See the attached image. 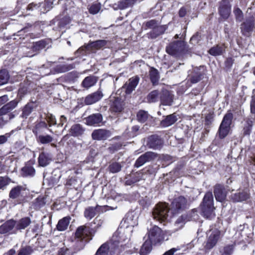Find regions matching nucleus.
I'll use <instances>...</instances> for the list:
<instances>
[{
	"instance_id": "obj_60",
	"label": "nucleus",
	"mask_w": 255,
	"mask_h": 255,
	"mask_svg": "<svg viewBox=\"0 0 255 255\" xmlns=\"http://www.w3.org/2000/svg\"><path fill=\"white\" fill-rule=\"evenodd\" d=\"M10 136V133H6L4 135H0V144L5 143Z\"/></svg>"
},
{
	"instance_id": "obj_33",
	"label": "nucleus",
	"mask_w": 255,
	"mask_h": 255,
	"mask_svg": "<svg viewBox=\"0 0 255 255\" xmlns=\"http://www.w3.org/2000/svg\"><path fill=\"white\" fill-rule=\"evenodd\" d=\"M151 244H153L150 241H145L141 248L140 254L141 255H147L149 254L151 250Z\"/></svg>"
},
{
	"instance_id": "obj_15",
	"label": "nucleus",
	"mask_w": 255,
	"mask_h": 255,
	"mask_svg": "<svg viewBox=\"0 0 255 255\" xmlns=\"http://www.w3.org/2000/svg\"><path fill=\"white\" fill-rule=\"evenodd\" d=\"M155 154L152 152H147L139 156L136 160L134 166L138 168L146 162L150 161L155 157Z\"/></svg>"
},
{
	"instance_id": "obj_53",
	"label": "nucleus",
	"mask_w": 255,
	"mask_h": 255,
	"mask_svg": "<svg viewBox=\"0 0 255 255\" xmlns=\"http://www.w3.org/2000/svg\"><path fill=\"white\" fill-rule=\"evenodd\" d=\"M54 0H45L44 4V10L42 11L43 13L49 11L52 7Z\"/></svg>"
},
{
	"instance_id": "obj_23",
	"label": "nucleus",
	"mask_w": 255,
	"mask_h": 255,
	"mask_svg": "<svg viewBox=\"0 0 255 255\" xmlns=\"http://www.w3.org/2000/svg\"><path fill=\"white\" fill-rule=\"evenodd\" d=\"M214 193L215 198L218 201L222 202L226 197V193L224 191L223 187L221 185L215 186Z\"/></svg>"
},
{
	"instance_id": "obj_57",
	"label": "nucleus",
	"mask_w": 255,
	"mask_h": 255,
	"mask_svg": "<svg viewBox=\"0 0 255 255\" xmlns=\"http://www.w3.org/2000/svg\"><path fill=\"white\" fill-rule=\"evenodd\" d=\"M18 102L16 100H12L7 104H5L7 108L11 111L14 109L17 105Z\"/></svg>"
},
{
	"instance_id": "obj_20",
	"label": "nucleus",
	"mask_w": 255,
	"mask_h": 255,
	"mask_svg": "<svg viewBox=\"0 0 255 255\" xmlns=\"http://www.w3.org/2000/svg\"><path fill=\"white\" fill-rule=\"evenodd\" d=\"M103 117L100 113L92 114L86 119V122L88 125L95 126L101 123Z\"/></svg>"
},
{
	"instance_id": "obj_63",
	"label": "nucleus",
	"mask_w": 255,
	"mask_h": 255,
	"mask_svg": "<svg viewBox=\"0 0 255 255\" xmlns=\"http://www.w3.org/2000/svg\"><path fill=\"white\" fill-rule=\"evenodd\" d=\"M179 248H172L166 251L163 255H173L175 252L179 251Z\"/></svg>"
},
{
	"instance_id": "obj_21",
	"label": "nucleus",
	"mask_w": 255,
	"mask_h": 255,
	"mask_svg": "<svg viewBox=\"0 0 255 255\" xmlns=\"http://www.w3.org/2000/svg\"><path fill=\"white\" fill-rule=\"evenodd\" d=\"M10 112L9 109L7 108L5 105L0 109V116H3L0 119L2 121V122L0 123V124H5L9 120L13 118V115L11 114H7Z\"/></svg>"
},
{
	"instance_id": "obj_22",
	"label": "nucleus",
	"mask_w": 255,
	"mask_h": 255,
	"mask_svg": "<svg viewBox=\"0 0 255 255\" xmlns=\"http://www.w3.org/2000/svg\"><path fill=\"white\" fill-rule=\"evenodd\" d=\"M92 136L95 140L105 139L109 136V132L103 129L95 130L92 132Z\"/></svg>"
},
{
	"instance_id": "obj_41",
	"label": "nucleus",
	"mask_w": 255,
	"mask_h": 255,
	"mask_svg": "<svg viewBox=\"0 0 255 255\" xmlns=\"http://www.w3.org/2000/svg\"><path fill=\"white\" fill-rule=\"evenodd\" d=\"M122 167V166L120 163L115 162L109 165L108 170L111 173H116L120 172L121 170Z\"/></svg>"
},
{
	"instance_id": "obj_61",
	"label": "nucleus",
	"mask_w": 255,
	"mask_h": 255,
	"mask_svg": "<svg viewBox=\"0 0 255 255\" xmlns=\"http://www.w3.org/2000/svg\"><path fill=\"white\" fill-rule=\"evenodd\" d=\"M248 25L247 23H244L242 25L241 29L243 32H249L252 30V27L250 25L249 26Z\"/></svg>"
},
{
	"instance_id": "obj_26",
	"label": "nucleus",
	"mask_w": 255,
	"mask_h": 255,
	"mask_svg": "<svg viewBox=\"0 0 255 255\" xmlns=\"http://www.w3.org/2000/svg\"><path fill=\"white\" fill-rule=\"evenodd\" d=\"M189 220V219H187V216L186 215H182L179 217L174 223L173 232H176L182 229L185 223Z\"/></svg>"
},
{
	"instance_id": "obj_55",
	"label": "nucleus",
	"mask_w": 255,
	"mask_h": 255,
	"mask_svg": "<svg viewBox=\"0 0 255 255\" xmlns=\"http://www.w3.org/2000/svg\"><path fill=\"white\" fill-rule=\"evenodd\" d=\"M203 77V74L202 73H197L195 75L192 76L191 77L190 80L191 83H196L199 82Z\"/></svg>"
},
{
	"instance_id": "obj_16",
	"label": "nucleus",
	"mask_w": 255,
	"mask_h": 255,
	"mask_svg": "<svg viewBox=\"0 0 255 255\" xmlns=\"http://www.w3.org/2000/svg\"><path fill=\"white\" fill-rule=\"evenodd\" d=\"M160 102L164 106H171L173 101V95L168 90H163L160 95Z\"/></svg>"
},
{
	"instance_id": "obj_32",
	"label": "nucleus",
	"mask_w": 255,
	"mask_h": 255,
	"mask_svg": "<svg viewBox=\"0 0 255 255\" xmlns=\"http://www.w3.org/2000/svg\"><path fill=\"white\" fill-rule=\"evenodd\" d=\"M107 41L105 40H99L90 42L88 45V48L94 50H98L106 45Z\"/></svg>"
},
{
	"instance_id": "obj_47",
	"label": "nucleus",
	"mask_w": 255,
	"mask_h": 255,
	"mask_svg": "<svg viewBox=\"0 0 255 255\" xmlns=\"http://www.w3.org/2000/svg\"><path fill=\"white\" fill-rule=\"evenodd\" d=\"M143 174L141 172H136L133 175L131 181L127 180L126 181L127 184L128 185H131L132 183H136L142 178Z\"/></svg>"
},
{
	"instance_id": "obj_6",
	"label": "nucleus",
	"mask_w": 255,
	"mask_h": 255,
	"mask_svg": "<svg viewBox=\"0 0 255 255\" xmlns=\"http://www.w3.org/2000/svg\"><path fill=\"white\" fill-rule=\"evenodd\" d=\"M251 115L246 121L243 129L244 133L249 135L251 132L254 121H255V90L253 91L250 103Z\"/></svg>"
},
{
	"instance_id": "obj_3",
	"label": "nucleus",
	"mask_w": 255,
	"mask_h": 255,
	"mask_svg": "<svg viewBox=\"0 0 255 255\" xmlns=\"http://www.w3.org/2000/svg\"><path fill=\"white\" fill-rule=\"evenodd\" d=\"M221 239V232L217 229H212L207 233V241L204 246L206 251H209L216 246Z\"/></svg>"
},
{
	"instance_id": "obj_8",
	"label": "nucleus",
	"mask_w": 255,
	"mask_h": 255,
	"mask_svg": "<svg viewBox=\"0 0 255 255\" xmlns=\"http://www.w3.org/2000/svg\"><path fill=\"white\" fill-rule=\"evenodd\" d=\"M75 236L77 238V242L80 241L81 249L83 248L86 243L92 239L89 228L84 226H80L77 229Z\"/></svg>"
},
{
	"instance_id": "obj_29",
	"label": "nucleus",
	"mask_w": 255,
	"mask_h": 255,
	"mask_svg": "<svg viewBox=\"0 0 255 255\" xmlns=\"http://www.w3.org/2000/svg\"><path fill=\"white\" fill-rule=\"evenodd\" d=\"M123 109V102L121 99L116 98L111 106V109L114 112H121Z\"/></svg>"
},
{
	"instance_id": "obj_14",
	"label": "nucleus",
	"mask_w": 255,
	"mask_h": 255,
	"mask_svg": "<svg viewBox=\"0 0 255 255\" xmlns=\"http://www.w3.org/2000/svg\"><path fill=\"white\" fill-rule=\"evenodd\" d=\"M103 97V94L102 91L99 89L97 91L87 96L84 103L87 105H92L100 101Z\"/></svg>"
},
{
	"instance_id": "obj_1",
	"label": "nucleus",
	"mask_w": 255,
	"mask_h": 255,
	"mask_svg": "<svg viewBox=\"0 0 255 255\" xmlns=\"http://www.w3.org/2000/svg\"><path fill=\"white\" fill-rule=\"evenodd\" d=\"M121 242L118 238V233H115L109 242L103 244L99 248L96 255H113V254L119 253L122 246L119 245Z\"/></svg>"
},
{
	"instance_id": "obj_43",
	"label": "nucleus",
	"mask_w": 255,
	"mask_h": 255,
	"mask_svg": "<svg viewBox=\"0 0 255 255\" xmlns=\"http://www.w3.org/2000/svg\"><path fill=\"white\" fill-rule=\"evenodd\" d=\"M33 109V104L28 103L22 110V117L27 118V117L31 113Z\"/></svg>"
},
{
	"instance_id": "obj_50",
	"label": "nucleus",
	"mask_w": 255,
	"mask_h": 255,
	"mask_svg": "<svg viewBox=\"0 0 255 255\" xmlns=\"http://www.w3.org/2000/svg\"><path fill=\"white\" fill-rule=\"evenodd\" d=\"M33 252L31 247L27 246L21 248L18 252V255H30Z\"/></svg>"
},
{
	"instance_id": "obj_34",
	"label": "nucleus",
	"mask_w": 255,
	"mask_h": 255,
	"mask_svg": "<svg viewBox=\"0 0 255 255\" xmlns=\"http://www.w3.org/2000/svg\"><path fill=\"white\" fill-rule=\"evenodd\" d=\"M35 172V170L32 166H25L21 169V175L23 177L33 176Z\"/></svg>"
},
{
	"instance_id": "obj_56",
	"label": "nucleus",
	"mask_w": 255,
	"mask_h": 255,
	"mask_svg": "<svg viewBox=\"0 0 255 255\" xmlns=\"http://www.w3.org/2000/svg\"><path fill=\"white\" fill-rule=\"evenodd\" d=\"M58 255H69L70 250L66 247H63L59 249L58 252Z\"/></svg>"
},
{
	"instance_id": "obj_37",
	"label": "nucleus",
	"mask_w": 255,
	"mask_h": 255,
	"mask_svg": "<svg viewBox=\"0 0 255 255\" xmlns=\"http://www.w3.org/2000/svg\"><path fill=\"white\" fill-rule=\"evenodd\" d=\"M47 128V124L45 122H40L36 124L32 131L34 134L37 136L39 133L42 131V129L46 128Z\"/></svg>"
},
{
	"instance_id": "obj_45",
	"label": "nucleus",
	"mask_w": 255,
	"mask_h": 255,
	"mask_svg": "<svg viewBox=\"0 0 255 255\" xmlns=\"http://www.w3.org/2000/svg\"><path fill=\"white\" fill-rule=\"evenodd\" d=\"M136 117L138 122L144 123L148 119V114L147 112L140 110L137 113Z\"/></svg>"
},
{
	"instance_id": "obj_46",
	"label": "nucleus",
	"mask_w": 255,
	"mask_h": 255,
	"mask_svg": "<svg viewBox=\"0 0 255 255\" xmlns=\"http://www.w3.org/2000/svg\"><path fill=\"white\" fill-rule=\"evenodd\" d=\"M135 0H122L119 3V7L120 9H125L132 5Z\"/></svg>"
},
{
	"instance_id": "obj_10",
	"label": "nucleus",
	"mask_w": 255,
	"mask_h": 255,
	"mask_svg": "<svg viewBox=\"0 0 255 255\" xmlns=\"http://www.w3.org/2000/svg\"><path fill=\"white\" fill-rule=\"evenodd\" d=\"M185 44L183 41L178 40L170 43L166 47L167 52L170 54L175 55L182 51L185 48Z\"/></svg>"
},
{
	"instance_id": "obj_12",
	"label": "nucleus",
	"mask_w": 255,
	"mask_h": 255,
	"mask_svg": "<svg viewBox=\"0 0 255 255\" xmlns=\"http://www.w3.org/2000/svg\"><path fill=\"white\" fill-rule=\"evenodd\" d=\"M15 220H9L0 226V234H14L17 233Z\"/></svg>"
},
{
	"instance_id": "obj_36",
	"label": "nucleus",
	"mask_w": 255,
	"mask_h": 255,
	"mask_svg": "<svg viewBox=\"0 0 255 255\" xmlns=\"http://www.w3.org/2000/svg\"><path fill=\"white\" fill-rule=\"evenodd\" d=\"M36 138L38 142L43 144L49 143L53 140V137L48 134H40L36 136Z\"/></svg>"
},
{
	"instance_id": "obj_52",
	"label": "nucleus",
	"mask_w": 255,
	"mask_h": 255,
	"mask_svg": "<svg viewBox=\"0 0 255 255\" xmlns=\"http://www.w3.org/2000/svg\"><path fill=\"white\" fill-rule=\"evenodd\" d=\"M45 204V199L43 197H42L37 198L34 201L35 207L36 209L41 208L44 206Z\"/></svg>"
},
{
	"instance_id": "obj_19",
	"label": "nucleus",
	"mask_w": 255,
	"mask_h": 255,
	"mask_svg": "<svg viewBox=\"0 0 255 255\" xmlns=\"http://www.w3.org/2000/svg\"><path fill=\"white\" fill-rule=\"evenodd\" d=\"M69 134L74 137H79L82 135L85 132V128L79 124L73 125L69 130Z\"/></svg>"
},
{
	"instance_id": "obj_24",
	"label": "nucleus",
	"mask_w": 255,
	"mask_h": 255,
	"mask_svg": "<svg viewBox=\"0 0 255 255\" xmlns=\"http://www.w3.org/2000/svg\"><path fill=\"white\" fill-rule=\"evenodd\" d=\"M52 160V156L49 153L41 152L38 157V163L40 166L45 167Z\"/></svg>"
},
{
	"instance_id": "obj_44",
	"label": "nucleus",
	"mask_w": 255,
	"mask_h": 255,
	"mask_svg": "<svg viewBox=\"0 0 255 255\" xmlns=\"http://www.w3.org/2000/svg\"><path fill=\"white\" fill-rule=\"evenodd\" d=\"M46 43L44 40H40L33 44L32 47L33 51L37 52L45 48Z\"/></svg>"
},
{
	"instance_id": "obj_59",
	"label": "nucleus",
	"mask_w": 255,
	"mask_h": 255,
	"mask_svg": "<svg viewBox=\"0 0 255 255\" xmlns=\"http://www.w3.org/2000/svg\"><path fill=\"white\" fill-rule=\"evenodd\" d=\"M234 12L236 16L237 19L239 21H241L243 19V12L242 10L240 8H237L235 9Z\"/></svg>"
},
{
	"instance_id": "obj_28",
	"label": "nucleus",
	"mask_w": 255,
	"mask_h": 255,
	"mask_svg": "<svg viewBox=\"0 0 255 255\" xmlns=\"http://www.w3.org/2000/svg\"><path fill=\"white\" fill-rule=\"evenodd\" d=\"M97 82L96 77L90 76L86 77L82 83V86L86 89H88L93 86Z\"/></svg>"
},
{
	"instance_id": "obj_25",
	"label": "nucleus",
	"mask_w": 255,
	"mask_h": 255,
	"mask_svg": "<svg viewBox=\"0 0 255 255\" xmlns=\"http://www.w3.org/2000/svg\"><path fill=\"white\" fill-rule=\"evenodd\" d=\"M31 219L29 217H24L17 221H15L17 231L25 229L31 224Z\"/></svg>"
},
{
	"instance_id": "obj_4",
	"label": "nucleus",
	"mask_w": 255,
	"mask_h": 255,
	"mask_svg": "<svg viewBox=\"0 0 255 255\" xmlns=\"http://www.w3.org/2000/svg\"><path fill=\"white\" fill-rule=\"evenodd\" d=\"M169 208L166 203H159L156 205L152 212V216L154 220L160 222L167 220Z\"/></svg>"
},
{
	"instance_id": "obj_42",
	"label": "nucleus",
	"mask_w": 255,
	"mask_h": 255,
	"mask_svg": "<svg viewBox=\"0 0 255 255\" xmlns=\"http://www.w3.org/2000/svg\"><path fill=\"white\" fill-rule=\"evenodd\" d=\"M96 214V208L89 207L85 209L84 212V216L86 218L91 220Z\"/></svg>"
},
{
	"instance_id": "obj_58",
	"label": "nucleus",
	"mask_w": 255,
	"mask_h": 255,
	"mask_svg": "<svg viewBox=\"0 0 255 255\" xmlns=\"http://www.w3.org/2000/svg\"><path fill=\"white\" fill-rule=\"evenodd\" d=\"M8 183V181L6 178L0 177V190H4Z\"/></svg>"
},
{
	"instance_id": "obj_5",
	"label": "nucleus",
	"mask_w": 255,
	"mask_h": 255,
	"mask_svg": "<svg viewBox=\"0 0 255 255\" xmlns=\"http://www.w3.org/2000/svg\"><path fill=\"white\" fill-rule=\"evenodd\" d=\"M27 194V189L25 185H17L11 189L9 197L15 199L16 204H21L25 201Z\"/></svg>"
},
{
	"instance_id": "obj_48",
	"label": "nucleus",
	"mask_w": 255,
	"mask_h": 255,
	"mask_svg": "<svg viewBox=\"0 0 255 255\" xmlns=\"http://www.w3.org/2000/svg\"><path fill=\"white\" fill-rule=\"evenodd\" d=\"M101 8L100 3L93 4L89 8V11L91 14H96L98 13Z\"/></svg>"
},
{
	"instance_id": "obj_35",
	"label": "nucleus",
	"mask_w": 255,
	"mask_h": 255,
	"mask_svg": "<svg viewBox=\"0 0 255 255\" xmlns=\"http://www.w3.org/2000/svg\"><path fill=\"white\" fill-rule=\"evenodd\" d=\"M225 50V47L223 45H217L212 47L209 50V53L213 56H218L222 54Z\"/></svg>"
},
{
	"instance_id": "obj_51",
	"label": "nucleus",
	"mask_w": 255,
	"mask_h": 255,
	"mask_svg": "<svg viewBox=\"0 0 255 255\" xmlns=\"http://www.w3.org/2000/svg\"><path fill=\"white\" fill-rule=\"evenodd\" d=\"M45 119L48 123L49 127H51L56 124V119L52 115L50 114H47Z\"/></svg>"
},
{
	"instance_id": "obj_38",
	"label": "nucleus",
	"mask_w": 255,
	"mask_h": 255,
	"mask_svg": "<svg viewBox=\"0 0 255 255\" xmlns=\"http://www.w3.org/2000/svg\"><path fill=\"white\" fill-rule=\"evenodd\" d=\"M159 99V93L157 90L151 91L147 96L146 100L148 103H154Z\"/></svg>"
},
{
	"instance_id": "obj_40",
	"label": "nucleus",
	"mask_w": 255,
	"mask_h": 255,
	"mask_svg": "<svg viewBox=\"0 0 255 255\" xmlns=\"http://www.w3.org/2000/svg\"><path fill=\"white\" fill-rule=\"evenodd\" d=\"M149 76L151 82L153 84H155L158 81L159 76L158 72L156 69L151 68L149 71Z\"/></svg>"
},
{
	"instance_id": "obj_18",
	"label": "nucleus",
	"mask_w": 255,
	"mask_h": 255,
	"mask_svg": "<svg viewBox=\"0 0 255 255\" xmlns=\"http://www.w3.org/2000/svg\"><path fill=\"white\" fill-rule=\"evenodd\" d=\"M139 79L137 77L130 78L125 84L124 88L126 89V93L127 94H130L135 88L138 84Z\"/></svg>"
},
{
	"instance_id": "obj_11",
	"label": "nucleus",
	"mask_w": 255,
	"mask_h": 255,
	"mask_svg": "<svg viewBox=\"0 0 255 255\" xmlns=\"http://www.w3.org/2000/svg\"><path fill=\"white\" fill-rule=\"evenodd\" d=\"M186 199L183 196H179L174 199L171 205V211L176 214L183 210L186 205Z\"/></svg>"
},
{
	"instance_id": "obj_27",
	"label": "nucleus",
	"mask_w": 255,
	"mask_h": 255,
	"mask_svg": "<svg viewBox=\"0 0 255 255\" xmlns=\"http://www.w3.org/2000/svg\"><path fill=\"white\" fill-rule=\"evenodd\" d=\"M177 120V118L175 114H171L166 117L164 119L162 120L161 121L160 124L161 126L163 127H167L174 124Z\"/></svg>"
},
{
	"instance_id": "obj_30",
	"label": "nucleus",
	"mask_w": 255,
	"mask_h": 255,
	"mask_svg": "<svg viewBox=\"0 0 255 255\" xmlns=\"http://www.w3.org/2000/svg\"><path fill=\"white\" fill-rule=\"evenodd\" d=\"M148 144L151 148L157 149L161 147L162 141L158 137L152 136L149 138Z\"/></svg>"
},
{
	"instance_id": "obj_9",
	"label": "nucleus",
	"mask_w": 255,
	"mask_h": 255,
	"mask_svg": "<svg viewBox=\"0 0 255 255\" xmlns=\"http://www.w3.org/2000/svg\"><path fill=\"white\" fill-rule=\"evenodd\" d=\"M148 237L153 244L160 243L164 240V235L161 229L157 226H154L148 231Z\"/></svg>"
},
{
	"instance_id": "obj_13",
	"label": "nucleus",
	"mask_w": 255,
	"mask_h": 255,
	"mask_svg": "<svg viewBox=\"0 0 255 255\" xmlns=\"http://www.w3.org/2000/svg\"><path fill=\"white\" fill-rule=\"evenodd\" d=\"M231 6L228 0H223L219 7V12L221 16L224 19L229 17L231 10Z\"/></svg>"
},
{
	"instance_id": "obj_49",
	"label": "nucleus",
	"mask_w": 255,
	"mask_h": 255,
	"mask_svg": "<svg viewBox=\"0 0 255 255\" xmlns=\"http://www.w3.org/2000/svg\"><path fill=\"white\" fill-rule=\"evenodd\" d=\"M165 30L163 26H157L153 28L152 30L151 35L152 37H156L157 36L163 33Z\"/></svg>"
},
{
	"instance_id": "obj_17",
	"label": "nucleus",
	"mask_w": 255,
	"mask_h": 255,
	"mask_svg": "<svg viewBox=\"0 0 255 255\" xmlns=\"http://www.w3.org/2000/svg\"><path fill=\"white\" fill-rule=\"evenodd\" d=\"M250 198V194L247 191H239L233 193L230 199L234 202H241L247 200Z\"/></svg>"
},
{
	"instance_id": "obj_2",
	"label": "nucleus",
	"mask_w": 255,
	"mask_h": 255,
	"mask_svg": "<svg viewBox=\"0 0 255 255\" xmlns=\"http://www.w3.org/2000/svg\"><path fill=\"white\" fill-rule=\"evenodd\" d=\"M201 209L202 215L206 218L211 219L215 217L213 196L211 192H208L205 195L201 205Z\"/></svg>"
},
{
	"instance_id": "obj_31",
	"label": "nucleus",
	"mask_w": 255,
	"mask_h": 255,
	"mask_svg": "<svg viewBox=\"0 0 255 255\" xmlns=\"http://www.w3.org/2000/svg\"><path fill=\"white\" fill-rule=\"evenodd\" d=\"M70 219L69 217H66L60 220L57 225V230L60 231L65 230L69 224Z\"/></svg>"
},
{
	"instance_id": "obj_7",
	"label": "nucleus",
	"mask_w": 255,
	"mask_h": 255,
	"mask_svg": "<svg viewBox=\"0 0 255 255\" xmlns=\"http://www.w3.org/2000/svg\"><path fill=\"white\" fill-rule=\"evenodd\" d=\"M233 114L231 113H227L224 117L218 130L220 138H224L228 135L230 129Z\"/></svg>"
},
{
	"instance_id": "obj_39",
	"label": "nucleus",
	"mask_w": 255,
	"mask_h": 255,
	"mask_svg": "<svg viewBox=\"0 0 255 255\" xmlns=\"http://www.w3.org/2000/svg\"><path fill=\"white\" fill-rule=\"evenodd\" d=\"M9 78V75L6 70L0 71V86L7 83Z\"/></svg>"
},
{
	"instance_id": "obj_54",
	"label": "nucleus",
	"mask_w": 255,
	"mask_h": 255,
	"mask_svg": "<svg viewBox=\"0 0 255 255\" xmlns=\"http://www.w3.org/2000/svg\"><path fill=\"white\" fill-rule=\"evenodd\" d=\"M234 251L233 245H228L224 247L222 255H231Z\"/></svg>"
},
{
	"instance_id": "obj_64",
	"label": "nucleus",
	"mask_w": 255,
	"mask_h": 255,
	"mask_svg": "<svg viewBox=\"0 0 255 255\" xmlns=\"http://www.w3.org/2000/svg\"><path fill=\"white\" fill-rule=\"evenodd\" d=\"M39 7V5H38V4H37L36 3H34L32 2L28 5V6L27 7V9L29 10H32L36 9Z\"/></svg>"
},
{
	"instance_id": "obj_62",
	"label": "nucleus",
	"mask_w": 255,
	"mask_h": 255,
	"mask_svg": "<svg viewBox=\"0 0 255 255\" xmlns=\"http://www.w3.org/2000/svg\"><path fill=\"white\" fill-rule=\"evenodd\" d=\"M200 37V35L199 33H197L196 34L193 35L191 39L190 42L192 44H195L196 43H198V40H199V38Z\"/></svg>"
}]
</instances>
